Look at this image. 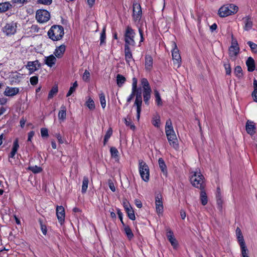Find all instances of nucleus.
Returning a JSON list of instances; mask_svg holds the SVG:
<instances>
[{"label": "nucleus", "instance_id": "5fc2aeb1", "mask_svg": "<svg viewBox=\"0 0 257 257\" xmlns=\"http://www.w3.org/2000/svg\"><path fill=\"white\" fill-rule=\"evenodd\" d=\"M41 134L42 137H48V131L46 128H42L41 129Z\"/></svg>", "mask_w": 257, "mask_h": 257}, {"label": "nucleus", "instance_id": "423d86ee", "mask_svg": "<svg viewBox=\"0 0 257 257\" xmlns=\"http://www.w3.org/2000/svg\"><path fill=\"white\" fill-rule=\"evenodd\" d=\"M139 168L141 178L144 181L148 182L150 177V171L148 166L144 161L140 160L139 161Z\"/></svg>", "mask_w": 257, "mask_h": 257}, {"label": "nucleus", "instance_id": "20e7f679", "mask_svg": "<svg viewBox=\"0 0 257 257\" xmlns=\"http://www.w3.org/2000/svg\"><path fill=\"white\" fill-rule=\"evenodd\" d=\"M64 35V29L62 26L54 25L52 26L48 32V35L53 41L61 40Z\"/></svg>", "mask_w": 257, "mask_h": 257}, {"label": "nucleus", "instance_id": "052dcab7", "mask_svg": "<svg viewBox=\"0 0 257 257\" xmlns=\"http://www.w3.org/2000/svg\"><path fill=\"white\" fill-rule=\"evenodd\" d=\"M89 75H90V73L88 71H85V72L83 74V79L84 80H87V79L89 78Z\"/></svg>", "mask_w": 257, "mask_h": 257}, {"label": "nucleus", "instance_id": "aec40b11", "mask_svg": "<svg viewBox=\"0 0 257 257\" xmlns=\"http://www.w3.org/2000/svg\"><path fill=\"white\" fill-rule=\"evenodd\" d=\"M165 133L167 137L175 134V131L172 126L171 120L170 119L167 120L166 122Z\"/></svg>", "mask_w": 257, "mask_h": 257}, {"label": "nucleus", "instance_id": "9b49d317", "mask_svg": "<svg viewBox=\"0 0 257 257\" xmlns=\"http://www.w3.org/2000/svg\"><path fill=\"white\" fill-rule=\"evenodd\" d=\"M18 28V23L12 22L7 23L3 28V32L7 36H11L15 34Z\"/></svg>", "mask_w": 257, "mask_h": 257}, {"label": "nucleus", "instance_id": "c03bdc74", "mask_svg": "<svg viewBox=\"0 0 257 257\" xmlns=\"http://www.w3.org/2000/svg\"><path fill=\"white\" fill-rule=\"evenodd\" d=\"M253 87L254 90L252 93V96L254 101L257 102V81H254Z\"/></svg>", "mask_w": 257, "mask_h": 257}, {"label": "nucleus", "instance_id": "a211bd4d", "mask_svg": "<svg viewBox=\"0 0 257 257\" xmlns=\"http://www.w3.org/2000/svg\"><path fill=\"white\" fill-rule=\"evenodd\" d=\"M56 57L53 55H50L49 56L45 57L44 62L49 67H53L55 65L57 61Z\"/></svg>", "mask_w": 257, "mask_h": 257}, {"label": "nucleus", "instance_id": "9d476101", "mask_svg": "<svg viewBox=\"0 0 257 257\" xmlns=\"http://www.w3.org/2000/svg\"><path fill=\"white\" fill-rule=\"evenodd\" d=\"M141 87L143 88V90L144 100L146 103L148 104L151 97L152 92L148 81H142Z\"/></svg>", "mask_w": 257, "mask_h": 257}, {"label": "nucleus", "instance_id": "f257e3e1", "mask_svg": "<svg viewBox=\"0 0 257 257\" xmlns=\"http://www.w3.org/2000/svg\"><path fill=\"white\" fill-rule=\"evenodd\" d=\"M132 92L127 99V102L130 103L134 97L136 93V98L135 101V105L137 106V119L139 120L140 117L141 111V106L142 104V97L141 90L137 88V81H134L133 83Z\"/></svg>", "mask_w": 257, "mask_h": 257}, {"label": "nucleus", "instance_id": "f8f14e48", "mask_svg": "<svg viewBox=\"0 0 257 257\" xmlns=\"http://www.w3.org/2000/svg\"><path fill=\"white\" fill-rule=\"evenodd\" d=\"M142 9L141 6L135 3L133 4V19L135 22L139 21L142 17Z\"/></svg>", "mask_w": 257, "mask_h": 257}, {"label": "nucleus", "instance_id": "8fccbe9b", "mask_svg": "<svg viewBox=\"0 0 257 257\" xmlns=\"http://www.w3.org/2000/svg\"><path fill=\"white\" fill-rule=\"evenodd\" d=\"M124 122L126 126H129L132 130H135L136 128L134 124L131 122L130 119L125 118Z\"/></svg>", "mask_w": 257, "mask_h": 257}, {"label": "nucleus", "instance_id": "79ce46f5", "mask_svg": "<svg viewBox=\"0 0 257 257\" xmlns=\"http://www.w3.org/2000/svg\"><path fill=\"white\" fill-rule=\"evenodd\" d=\"M78 86L77 81H75L72 86L70 87L69 91L68 92L66 96L68 97L70 96L75 90L76 88Z\"/></svg>", "mask_w": 257, "mask_h": 257}, {"label": "nucleus", "instance_id": "3c124183", "mask_svg": "<svg viewBox=\"0 0 257 257\" xmlns=\"http://www.w3.org/2000/svg\"><path fill=\"white\" fill-rule=\"evenodd\" d=\"M106 38L105 36V28H103V30L101 33L100 37V44L102 45L103 43H104L105 39Z\"/></svg>", "mask_w": 257, "mask_h": 257}, {"label": "nucleus", "instance_id": "58836bf2", "mask_svg": "<svg viewBox=\"0 0 257 257\" xmlns=\"http://www.w3.org/2000/svg\"><path fill=\"white\" fill-rule=\"evenodd\" d=\"M155 95L156 98L155 101L157 105L161 106L162 105V99L159 92L156 90H155Z\"/></svg>", "mask_w": 257, "mask_h": 257}, {"label": "nucleus", "instance_id": "a19ab883", "mask_svg": "<svg viewBox=\"0 0 257 257\" xmlns=\"http://www.w3.org/2000/svg\"><path fill=\"white\" fill-rule=\"evenodd\" d=\"M86 106L90 110H93L95 108L94 102L91 98H89L86 102Z\"/></svg>", "mask_w": 257, "mask_h": 257}, {"label": "nucleus", "instance_id": "37998d69", "mask_svg": "<svg viewBox=\"0 0 257 257\" xmlns=\"http://www.w3.org/2000/svg\"><path fill=\"white\" fill-rule=\"evenodd\" d=\"M58 87L57 86L53 87L49 93L48 98H51L54 95H56L58 92Z\"/></svg>", "mask_w": 257, "mask_h": 257}, {"label": "nucleus", "instance_id": "7ed1b4c3", "mask_svg": "<svg viewBox=\"0 0 257 257\" xmlns=\"http://www.w3.org/2000/svg\"><path fill=\"white\" fill-rule=\"evenodd\" d=\"M238 11V7L233 4H227L221 6L218 11V15L221 18H224L235 14Z\"/></svg>", "mask_w": 257, "mask_h": 257}, {"label": "nucleus", "instance_id": "a18cd8bd", "mask_svg": "<svg viewBox=\"0 0 257 257\" xmlns=\"http://www.w3.org/2000/svg\"><path fill=\"white\" fill-rule=\"evenodd\" d=\"M112 134V130L111 128H109L107 132H106L105 136H104V145H105L106 144V143L107 142L108 140H109V139L110 138V137H111V135Z\"/></svg>", "mask_w": 257, "mask_h": 257}, {"label": "nucleus", "instance_id": "69168bd1", "mask_svg": "<svg viewBox=\"0 0 257 257\" xmlns=\"http://www.w3.org/2000/svg\"><path fill=\"white\" fill-rule=\"evenodd\" d=\"M125 78L121 75L118 74L116 77V80H125Z\"/></svg>", "mask_w": 257, "mask_h": 257}, {"label": "nucleus", "instance_id": "4d7b16f0", "mask_svg": "<svg viewBox=\"0 0 257 257\" xmlns=\"http://www.w3.org/2000/svg\"><path fill=\"white\" fill-rule=\"evenodd\" d=\"M35 135V132L34 131H31L28 133V141L31 142L32 138Z\"/></svg>", "mask_w": 257, "mask_h": 257}, {"label": "nucleus", "instance_id": "c85d7f7f", "mask_svg": "<svg viewBox=\"0 0 257 257\" xmlns=\"http://www.w3.org/2000/svg\"><path fill=\"white\" fill-rule=\"evenodd\" d=\"M252 27V22L249 18H246L244 20V26L243 29L245 31H248Z\"/></svg>", "mask_w": 257, "mask_h": 257}, {"label": "nucleus", "instance_id": "6e6552de", "mask_svg": "<svg viewBox=\"0 0 257 257\" xmlns=\"http://www.w3.org/2000/svg\"><path fill=\"white\" fill-rule=\"evenodd\" d=\"M239 50L240 49L237 40L232 37L231 46L228 50L229 57L234 60L239 53Z\"/></svg>", "mask_w": 257, "mask_h": 257}, {"label": "nucleus", "instance_id": "ddd939ff", "mask_svg": "<svg viewBox=\"0 0 257 257\" xmlns=\"http://www.w3.org/2000/svg\"><path fill=\"white\" fill-rule=\"evenodd\" d=\"M56 215L59 222L62 224L64 222L65 216V209L62 206L56 207Z\"/></svg>", "mask_w": 257, "mask_h": 257}, {"label": "nucleus", "instance_id": "de8ad7c7", "mask_svg": "<svg viewBox=\"0 0 257 257\" xmlns=\"http://www.w3.org/2000/svg\"><path fill=\"white\" fill-rule=\"evenodd\" d=\"M29 169L34 173H38L42 171L41 168L37 166L29 167Z\"/></svg>", "mask_w": 257, "mask_h": 257}, {"label": "nucleus", "instance_id": "4c0bfd02", "mask_svg": "<svg viewBox=\"0 0 257 257\" xmlns=\"http://www.w3.org/2000/svg\"><path fill=\"white\" fill-rule=\"evenodd\" d=\"M234 73L238 78H240L242 75V70L241 67L239 66H236L234 68Z\"/></svg>", "mask_w": 257, "mask_h": 257}, {"label": "nucleus", "instance_id": "f3484780", "mask_svg": "<svg viewBox=\"0 0 257 257\" xmlns=\"http://www.w3.org/2000/svg\"><path fill=\"white\" fill-rule=\"evenodd\" d=\"M131 47H132L124 46L125 59L128 65H130L132 62H134V59L133 58L132 53Z\"/></svg>", "mask_w": 257, "mask_h": 257}, {"label": "nucleus", "instance_id": "49530a36", "mask_svg": "<svg viewBox=\"0 0 257 257\" xmlns=\"http://www.w3.org/2000/svg\"><path fill=\"white\" fill-rule=\"evenodd\" d=\"M110 152L112 157L115 159H117L118 152L115 148L111 147L110 148Z\"/></svg>", "mask_w": 257, "mask_h": 257}, {"label": "nucleus", "instance_id": "39448f33", "mask_svg": "<svg viewBox=\"0 0 257 257\" xmlns=\"http://www.w3.org/2000/svg\"><path fill=\"white\" fill-rule=\"evenodd\" d=\"M135 35L136 33L135 31L131 27L127 26L126 28L124 35L125 42L124 46L128 47H134L135 46L136 43L134 40Z\"/></svg>", "mask_w": 257, "mask_h": 257}, {"label": "nucleus", "instance_id": "7c9ffc66", "mask_svg": "<svg viewBox=\"0 0 257 257\" xmlns=\"http://www.w3.org/2000/svg\"><path fill=\"white\" fill-rule=\"evenodd\" d=\"M123 230L127 236V238L131 240L132 238L134 237V234L132 231V230L130 228L129 226L127 225H126L125 224H123Z\"/></svg>", "mask_w": 257, "mask_h": 257}, {"label": "nucleus", "instance_id": "dca6fc26", "mask_svg": "<svg viewBox=\"0 0 257 257\" xmlns=\"http://www.w3.org/2000/svg\"><path fill=\"white\" fill-rule=\"evenodd\" d=\"M26 67L29 70V73H32L38 69L40 67V63L38 60L29 61L28 62Z\"/></svg>", "mask_w": 257, "mask_h": 257}, {"label": "nucleus", "instance_id": "09e8293b", "mask_svg": "<svg viewBox=\"0 0 257 257\" xmlns=\"http://www.w3.org/2000/svg\"><path fill=\"white\" fill-rule=\"evenodd\" d=\"M126 211L127 213L128 216L130 218V219H131V220H134L136 218V217H135V215L134 212L132 208H130L128 210H126Z\"/></svg>", "mask_w": 257, "mask_h": 257}, {"label": "nucleus", "instance_id": "72a5a7b5", "mask_svg": "<svg viewBox=\"0 0 257 257\" xmlns=\"http://www.w3.org/2000/svg\"><path fill=\"white\" fill-rule=\"evenodd\" d=\"M158 163L159 165V167L162 171V172L164 173L165 175H167V171H166V166L165 164V162L163 159L159 158L158 160Z\"/></svg>", "mask_w": 257, "mask_h": 257}, {"label": "nucleus", "instance_id": "cd10ccee", "mask_svg": "<svg viewBox=\"0 0 257 257\" xmlns=\"http://www.w3.org/2000/svg\"><path fill=\"white\" fill-rule=\"evenodd\" d=\"M66 116V108L65 106L62 105L61 106L60 110L58 113V118L60 120L64 121Z\"/></svg>", "mask_w": 257, "mask_h": 257}, {"label": "nucleus", "instance_id": "bf43d9fd", "mask_svg": "<svg viewBox=\"0 0 257 257\" xmlns=\"http://www.w3.org/2000/svg\"><path fill=\"white\" fill-rule=\"evenodd\" d=\"M123 206L125 210V211L128 210L130 208H131V206H130L128 202H127L126 201H125L123 202Z\"/></svg>", "mask_w": 257, "mask_h": 257}, {"label": "nucleus", "instance_id": "f03ea898", "mask_svg": "<svg viewBox=\"0 0 257 257\" xmlns=\"http://www.w3.org/2000/svg\"><path fill=\"white\" fill-rule=\"evenodd\" d=\"M190 181L195 187L201 190L204 189V178L199 170L196 169L190 172Z\"/></svg>", "mask_w": 257, "mask_h": 257}, {"label": "nucleus", "instance_id": "412c9836", "mask_svg": "<svg viewBox=\"0 0 257 257\" xmlns=\"http://www.w3.org/2000/svg\"><path fill=\"white\" fill-rule=\"evenodd\" d=\"M166 235L173 247L174 248H176L178 246V242L176 238L174 237L173 232L171 230L168 229Z\"/></svg>", "mask_w": 257, "mask_h": 257}, {"label": "nucleus", "instance_id": "603ef678", "mask_svg": "<svg viewBox=\"0 0 257 257\" xmlns=\"http://www.w3.org/2000/svg\"><path fill=\"white\" fill-rule=\"evenodd\" d=\"M224 67L226 71V74H230L231 73V67L228 61L224 63Z\"/></svg>", "mask_w": 257, "mask_h": 257}, {"label": "nucleus", "instance_id": "e2e57ef3", "mask_svg": "<svg viewBox=\"0 0 257 257\" xmlns=\"http://www.w3.org/2000/svg\"><path fill=\"white\" fill-rule=\"evenodd\" d=\"M135 204L139 208H141L142 207V203L141 201L138 199H136L135 200Z\"/></svg>", "mask_w": 257, "mask_h": 257}, {"label": "nucleus", "instance_id": "0eeeda50", "mask_svg": "<svg viewBox=\"0 0 257 257\" xmlns=\"http://www.w3.org/2000/svg\"><path fill=\"white\" fill-rule=\"evenodd\" d=\"M173 49L172 50V56L174 66L175 68H178L181 65V58L179 53V51L177 47L176 44L173 43Z\"/></svg>", "mask_w": 257, "mask_h": 257}, {"label": "nucleus", "instance_id": "b1692460", "mask_svg": "<svg viewBox=\"0 0 257 257\" xmlns=\"http://www.w3.org/2000/svg\"><path fill=\"white\" fill-rule=\"evenodd\" d=\"M19 149V141L18 139H16L13 142L12 151L9 155V158H14Z\"/></svg>", "mask_w": 257, "mask_h": 257}, {"label": "nucleus", "instance_id": "864d4df0", "mask_svg": "<svg viewBox=\"0 0 257 257\" xmlns=\"http://www.w3.org/2000/svg\"><path fill=\"white\" fill-rule=\"evenodd\" d=\"M38 3L45 5H50L52 3V0H38Z\"/></svg>", "mask_w": 257, "mask_h": 257}, {"label": "nucleus", "instance_id": "a878e982", "mask_svg": "<svg viewBox=\"0 0 257 257\" xmlns=\"http://www.w3.org/2000/svg\"><path fill=\"white\" fill-rule=\"evenodd\" d=\"M145 68L147 70H150L153 67V58L151 56L147 55L145 57Z\"/></svg>", "mask_w": 257, "mask_h": 257}, {"label": "nucleus", "instance_id": "13d9d810", "mask_svg": "<svg viewBox=\"0 0 257 257\" xmlns=\"http://www.w3.org/2000/svg\"><path fill=\"white\" fill-rule=\"evenodd\" d=\"M108 185H109V187L110 189L112 192H114L115 191V187L114 186V184L111 181H109L108 182Z\"/></svg>", "mask_w": 257, "mask_h": 257}, {"label": "nucleus", "instance_id": "c9c22d12", "mask_svg": "<svg viewBox=\"0 0 257 257\" xmlns=\"http://www.w3.org/2000/svg\"><path fill=\"white\" fill-rule=\"evenodd\" d=\"M11 5L9 3H0V12H5L9 10Z\"/></svg>", "mask_w": 257, "mask_h": 257}, {"label": "nucleus", "instance_id": "6ab92c4d", "mask_svg": "<svg viewBox=\"0 0 257 257\" xmlns=\"http://www.w3.org/2000/svg\"><path fill=\"white\" fill-rule=\"evenodd\" d=\"M170 145L177 150L179 148L178 141L176 134L167 137Z\"/></svg>", "mask_w": 257, "mask_h": 257}, {"label": "nucleus", "instance_id": "6e6d98bb", "mask_svg": "<svg viewBox=\"0 0 257 257\" xmlns=\"http://www.w3.org/2000/svg\"><path fill=\"white\" fill-rule=\"evenodd\" d=\"M12 77L15 79H24L23 75L18 72L13 73Z\"/></svg>", "mask_w": 257, "mask_h": 257}, {"label": "nucleus", "instance_id": "c756f323", "mask_svg": "<svg viewBox=\"0 0 257 257\" xmlns=\"http://www.w3.org/2000/svg\"><path fill=\"white\" fill-rule=\"evenodd\" d=\"M200 199L203 205H205L207 204L208 202L207 196L206 192L203 190V189L201 190V191Z\"/></svg>", "mask_w": 257, "mask_h": 257}, {"label": "nucleus", "instance_id": "bb28decb", "mask_svg": "<svg viewBox=\"0 0 257 257\" xmlns=\"http://www.w3.org/2000/svg\"><path fill=\"white\" fill-rule=\"evenodd\" d=\"M236 235L237 239V241L239 245H241V244L243 245L245 244L241 231L238 227H237L236 229Z\"/></svg>", "mask_w": 257, "mask_h": 257}, {"label": "nucleus", "instance_id": "5701e85b", "mask_svg": "<svg viewBox=\"0 0 257 257\" xmlns=\"http://www.w3.org/2000/svg\"><path fill=\"white\" fill-rule=\"evenodd\" d=\"M19 91L18 88L7 87L4 91V94L8 96H13L18 94Z\"/></svg>", "mask_w": 257, "mask_h": 257}, {"label": "nucleus", "instance_id": "2eb2a0df", "mask_svg": "<svg viewBox=\"0 0 257 257\" xmlns=\"http://www.w3.org/2000/svg\"><path fill=\"white\" fill-rule=\"evenodd\" d=\"M156 210L157 214L160 215L163 212V202L160 195H157L155 198Z\"/></svg>", "mask_w": 257, "mask_h": 257}, {"label": "nucleus", "instance_id": "4be33fe9", "mask_svg": "<svg viewBox=\"0 0 257 257\" xmlns=\"http://www.w3.org/2000/svg\"><path fill=\"white\" fill-rule=\"evenodd\" d=\"M65 50L66 46L63 44L61 45L56 48L54 52V54L57 58H61L63 57Z\"/></svg>", "mask_w": 257, "mask_h": 257}, {"label": "nucleus", "instance_id": "e433bc0d", "mask_svg": "<svg viewBox=\"0 0 257 257\" xmlns=\"http://www.w3.org/2000/svg\"><path fill=\"white\" fill-rule=\"evenodd\" d=\"M99 97L101 105L103 108H104L106 106V101L104 93L102 92L99 93Z\"/></svg>", "mask_w": 257, "mask_h": 257}, {"label": "nucleus", "instance_id": "2f4dec72", "mask_svg": "<svg viewBox=\"0 0 257 257\" xmlns=\"http://www.w3.org/2000/svg\"><path fill=\"white\" fill-rule=\"evenodd\" d=\"M152 124L157 127H159L161 124L160 117L159 115L156 114L153 117Z\"/></svg>", "mask_w": 257, "mask_h": 257}, {"label": "nucleus", "instance_id": "774afa93", "mask_svg": "<svg viewBox=\"0 0 257 257\" xmlns=\"http://www.w3.org/2000/svg\"><path fill=\"white\" fill-rule=\"evenodd\" d=\"M180 216L182 219H184L186 217V213L184 210L180 211Z\"/></svg>", "mask_w": 257, "mask_h": 257}, {"label": "nucleus", "instance_id": "473e14b6", "mask_svg": "<svg viewBox=\"0 0 257 257\" xmlns=\"http://www.w3.org/2000/svg\"><path fill=\"white\" fill-rule=\"evenodd\" d=\"M240 246L241 255V257H247L248 255V250L245 245V244L242 245L241 244Z\"/></svg>", "mask_w": 257, "mask_h": 257}, {"label": "nucleus", "instance_id": "393cba45", "mask_svg": "<svg viewBox=\"0 0 257 257\" xmlns=\"http://www.w3.org/2000/svg\"><path fill=\"white\" fill-rule=\"evenodd\" d=\"M246 65L248 71L252 72L254 70L255 68V62L252 57H249L247 58L246 61Z\"/></svg>", "mask_w": 257, "mask_h": 257}, {"label": "nucleus", "instance_id": "0e129e2a", "mask_svg": "<svg viewBox=\"0 0 257 257\" xmlns=\"http://www.w3.org/2000/svg\"><path fill=\"white\" fill-rule=\"evenodd\" d=\"M217 28V25L215 23H214L210 27V30L213 32L215 31Z\"/></svg>", "mask_w": 257, "mask_h": 257}, {"label": "nucleus", "instance_id": "1a4fd4ad", "mask_svg": "<svg viewBox=\"0 0 257 257\" xmlns=\"http://www.w3.org/2000/svg\"><path fill=\"white\" fill-rule=\"evenodd\" d=\"M36 18L40 23H44L48 22L50 18L49 12L45 10H39L37 11Z\"/></svg>", "mask_w": 257, "mask_h": 257}, {"label": "nucleus", "instance_id": "4468645a", "mask_svg": "<svg viewBox=\"0 0 257 257\" xmlns=\"http://www.w3.org/2000/svg\"><path fill=\"white\" fill-rule=\"evenodd\" d=\"M245 128L247 133L252 136L256 132V127L255 123L251 120H248L246 122Z\"/></svg>", "mask_w": 257, "mask_h": 257}, {"label": "nucleus", "instance_id": "f704fd0d", "mask_svg": "<svg viewBox=\"0 0 257 257\" xmlns=\"http://www.w3.org/2000/svg\"><path fill=\"white\" fill-rule=\"evenodd\" d=\"M88 182H89V180H88V177H84L83 179L82 189H81V192L82 193H84L86 192V191L87 189V188H88Z\"/></svg>", "mask_w": 257, "mask_h": 257}, {"label": "nucleus", "instance_id": "338daca9", "mask_svg": "<svg viewBox=\"0 0 257 257\" xmlns=\"http://www.w3.org/2000/svg\"><path fill=\"white\" fill-rule=\"evenodd\" d=\"M41 230L43 233L45 235L47 233V229L46 226L41 225Z\"/></svg>", "mask_w": 257, "mask_h": 257}, {"label": "nucleus", "instance_id": "ea45409f", "mask_svg": "<svg viewBox=\"0 0 257 257\" xmlns=\"http://www.w3.org/2000/svg\"><path fill=\"white\" fill-rule=\"evenodd\" d=\"M247 44L250 48L251 51L257 55V45L251 41H248Z\"/></svg>", "mask_w": 257, "mask_h": 257}, {"label": "nucleus", "instance_id": "680f3d73", "mask_svg": "<svg viewBox=\"0 0 257 257\" xmlns=\"http://www.w3.org/2000/svg\"><path fill=\"white\" fill-rule=\"evenodd\" d=\"M27 1V0H13L12 2L14 4H23Z\"/></svg>", "mask_w": 257, "mask_h": 257}]
</instances>
